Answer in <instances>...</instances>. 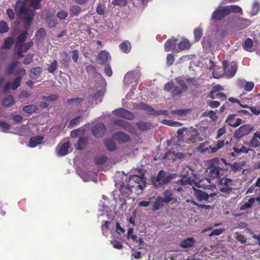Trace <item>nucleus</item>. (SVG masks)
I'll return each mask as SVG.
<instances>
[{"instance_id":"23","label":"nucleus","mask_w":260,"mask_h":260,"mask_svg":"<svg viewBox=\"0 0 260 260\" xmlns=\"http://www.w3.org/2000/svg\"><path fill=\"white\" fill-rule=\"evenodd\" d=\"M255 202V198H251L249 199L247 202L242 203L239 205V210L245 211L252 207Z\"/></svg>"},{"instance_id":"13","label":"nucleus","mask_w":260,"mask_h":260,"mask_svg":"<svg viewBox=\"0 0 260 260\" xmlns=\"http://www.w3.org/2000/svg\"><path fill=\"white\" fill-rule=\"evenodd\" d=\"M228 15L225 6L217 8L212 14V19L214 21L221 20L225 16Z\"/></svg>"},{"instance_id":"15","label":"nucleus","mask_w":260,"mask_h":260,"mask_svg":"<svg viewBox=\"0 0 260 260\" xmlns=\"http://www.w3.org/2000/svg\"><path fill=\"white\" fill-rule=\"evenodd\" d=\"M113 113L117 116L124 118L128 120H131L134 117V116L131 112L125 110L123 108L115 109L113 111Z\"/></svg>"},{"instance_id":"8","label":"nucleus","mask_w":260,"mask_h":260,"mask_svg":"<svg viewBox=\"0 0 260 260\" xmlns=\"http://www.w3.org/2000/svg\"><path fill=\"white\" fill-rule=\"evenodd\" d=\"M222 66L224 69V75L228 78H232L234 76L237 72L238 68L236 62L232 61L228 63L226 61H223L222 62Z\"/></svg>"},{"instance_id":"33","label":"nucleus","mask_w":260,"mask_h":260,"mask_svg":"<svg viewBox=\"0 0 260 260\" xmlns=\"http://www.w3.org/2000/svg\"><path fill=\"white\" fill-rule=\"evenodd\" d=\"M165 203V201H164V199L162 197L160 196H158L153 206L152 210L153 211H156L158 210L161 206L163 205V203Z\"/></svg>"},{"instance_id":"14","label":"nucleus","mask_w":260,"mask_h":260,"mask_svg":"<svg viewBox=\"0 0 260 260\" xmlns=\"http://www.w3.org/2000/svg\"><path fill=\"white\" fill-rule=\"evenodd\" d=\"M225 122L231 127H236L243 122L242 119L236 118L235 114H230L227 117Z\"/></svg>"},{"instance_id":"20","label":"nucleus","mask_w":260,"mask_h":260,"mask_svg":"<svg viewBox=\"0 0 260 260\" xmlns=\"http://www.w3.org/2000/svg\"><path fill=\"white\" fill-rule=\"evenodd\" d=\"M96 59L99 63L105 64L111 60V56L108 52L102 51L98 54Z\"/></svg>"},{"instance_id":"5","label":"nucleus","mask_w":260,"mask_h":260,"mask_svg":"<svg viewBox=\"0 0 260 260\" xmlns=\"http://www.w3.org/2000/svg\"><path fill=\"white\" fill-rule=\"evenodd\" d=\"M175 175V174H169L161 170L158 173L156 178L153 180V183L155 187H157L159 185L167 184L170 182Z\"/></svg>"},{"instance_id":"6","label":"nucleus","mask_w":260,"mask_h":260,"mask_svg":"<svg viewBox=\"0 0 260 260\" xmlns=\"http://www.w3.org/2000/svg\"><path fill=\"white\" fill-rule=\"evenodd\" d=\"M219 185V190L222 192L229 193L232 190V186L234 185L233 180L225 177L224 175L217 181Z\"/></svg>"},{"instance_id":"43","label":"nucleus","mask_w":260,"mask_h":260,"mask_svg":"<svg viewBox=\"0 0 260 260\" xmlns=\"http://www.w3.org/2000/svg\"><path fill=\"white\" fill-rule=\"evenodd\" d=\"M248 145L252 148H255L259 146L260 142L257 138H256L254 135L248 142Z\"/></svg>"},{"instance_id":"63","label":"nucleus","mask_w":260,"mask_h":260,"mask_svg":"<svg viewBox=\"0 0 260 260\" xmlns=\"http://www.w3.org/2000/svg\"><path fill=\"white\" fill-rule=\"evenodd\" d=\"M127 237L128 239H131L133 241H136L137 237L133 234V229L130 228L128 229L127 233Z\"/></svg>"},{"instance_id":"55","label":"nucleus","mask_w":260,"mask_h":260,"mask_svg":"<svg viewBox=\"0 0 260 260\" xmlns=\"http://www.w3.org/2000/svg\"><path fill=\"white\" fill-rule=\"evenodd\" d=\"M36 107L34 105L25 106L23 108V111L27 113H32L36 111Z\"/></svg>"},{"instance_id":"1","label":"nucleus","mask_w":260,"mask_h":260,"mask_svg":"<svg viewBox=\"0 0 260 260\" xmlns=\"http://www.w3.org/2000/svg\"><path fill=\"white\" fill-rule=\"evenodd\" d=\"M181 178L177 181L178 184L182 186L186 185H192L193 183L198 184V187L206 188L208 186H204L200 183L201 181L198 178L197 175L194 170L189 166H185L181 173Z\"/></svg>"},{"instance_id":"22","label":"nucleus","mask_w":260,"mask_h":260,"mask_svg":"<svg viewBox=\"0 0 260 260\" xmlns=\"http://www.w3.org/2000/svg\"><path fill=\"white\" fill-rule=\"evenodd\" d=\"M176 40L173 37L168 40L165 44V50L166 52L174 50L176 47Z\"/></svg>"},{"instance_id":"48","label":"nucleus","mask_w":260,"mask_h":260,"mask_svg":"<svg viewBox=\"0 0 260 260\" xmlns=\"http://www.w3.org/2000/svg\"><path fill=\"white\" fill-rule=\"evenodd\" d=\"M210 97L213 99H220L222 100H225L226 98V95L222 92H218L214 94V92H210Z\"/></svg>"},{"instance_id":"56","label":"nucleus","mask_w":260,"mask_h":260,"mask_svg":"<svg viewBox=\"0 0 260 260\" xmlns=\"http://www.w3.org/2000/svg\"><path fill=\"white\" fill-rule=\"evenodd\" d=\"M17 64L18 62L17 61H13L11 62L8 67L7 71V74L8 75L11 74Z\"/></svg>"},{"instance_id":"60","label":"nucleus","mask_w":260,"mask_h":260,"mask_svg":"<svg viewBox=\"0 0 260 260\" xmlns=\"http://www.w3.org/2000/svg\"><path fill=\"white\" fill-rule=\"evenodd\" d=\"M80 119V116H78L76 118L72 119L68 125V127L70 128L74 127L79 123Z\"/></svg>"},{"instance_id":"30","label":"nucleus","mask_w":260,"mask_h":260,"mask_svg":"<svg viewBox=\"0 0 260 260\" xmlns=\"http://www.w3.org/2000/svg\"><path fill=\"white\" fill-rule=\"evenodd\" d=\"M237 23L238 26L242 29L247 27L251 24V21L248 19H244L242 18H239L237 20Z\"/></svg>"},{"instance_id":"17","label":"nucleus","mask_w":260,"mask_h":260,"mask_svg":"<svg viewBox=\"0 0 260 260\" xmlns=\"http://www.w3.org/2000/svg\"><path fill=\"white\" fill-rule=\"evenodd\" d=\"M193 190L195 196L200 201L207 200L209 197H214L216 194L215 193H211L209 194L203 190L194 188Z\"/></svg>"},{"instance_id":"44","label":"nucleus","mask_w":260,"mask_h":260,"mask_svg":"<svg viewBox=\"0 0 260 260\" xmlns=\"http://www.w3.org/2000/svg\"><path fill=\"white\" fill-rule=\"evenodd\" d=\"M260 9V6L257 1H254L253 3L252 9L250 12L251 16H254L257 14Z\"/></svg>"},{"instance_id":"51","label":"nucleus","mask_w":260,"mask_h":260,"mask_svg":"<svg viewBox=\"0 0 260 260\" xmlns=\"http://www.w3.org/2000/svg\"><path fill=\"white\" fill-rule=\"evenodd\" d=\"M9 30V27L7 23L4 21H0V33L4 34L7 32Z\"/></svg>"},{"instance_id":"45","label":"nucleus","mask_w":260,"mask_h":260,"mask_svg":"<svg viewBox=\"0 0 260 260\" xmlns=\"http://www.w3.org/2000/svg\"><path fill=\"white\" fill-rule=\"evenodd\" d=\"M22 77L20 76L17 77L11 84V88L12 90H16L20 85Z\"/></svg>"},{"instance_id":"9","label":"nucleus","mask_w":260,"mask_h":260,"mask_svg":"<svg viewBox=\"0 0 260 260\" xmlns=\"http://www.w3.org/2000/svg\"><path fill=\"white\" fill-rule=\"evenodd\" d=\"M253 129V126L250 124H245L241 126L235 130L234 137L236 139H241L242 137L249 134Z\"/></svg>"},{"instance_id":"57","label":"nucleus","mask_w":260,"mask_h":260,"mask_svg":"<svg viewBox=\"0 0 260 260\" xmlns=\"http://www.w3.org/2000/svg\"><path fill=\"white\" fill-rule=\"evenodd\" d=\"M0 127L4 133H7L10 128V125L6 122L0 121Z\"/></svg>"},{"instance_id":"34","label":"nucleus","mask_w":260,"mask_h":260,"mask_svg":"<svg viewBox=\"0 0 260 260\" xmlns=\"http://www.w3.org/2000/svg\"><path fill=\"white\" fill-rule=\"evenodd\" d=\"M14 43L13 39L11 37H8L4 40L3 45L1 47L2 49H10Z\"/></svg>"},{"instance_id":"16","label":"nucleus","mask_w":260,"mask_h":260,"mask_svg":"<svg viewBox=\"0 0 260 260\" xmlns=\"http://www.w3.org/2000/svg\"><path fill=\"white\" fill-rule=\"evenodd\" d=\"M113 123L115 125L121 127L124 129L130 132L131 133H134L135 132V128L132 126L130 123L123 120H114Z\"/></svg>"},{"instance_id":"41","label":"nucleus","mask_w":260,"mask_h":260,"mask_svg":"<svg viewBox=\"0 0 260 260\" xmlns=\"http://www.w3.org/2000/svg\"><path fill=\"white\" fill-rule=\"evenodd\" d=\"M70 11L72 17L77 16L81 12V8L78 5H73L71 6Z\"/></svg>"},{"instance_id":"42","label":"nucleus","mask_w":260,"mask_h":260,"mask_svg":"<svg viewBox=\"0 0 260 260\" xmlns=\"http://www.w3.org/2000/svg\"><path fill=\"white\" fill-rule=\"evenodd\" d=\"M229 142L226 141L225 142L224 141H218L217 143L215 144V146H212V152H215L217 151L219 149L221 148L225 144H228Z\"/></svg>"},{"instance_id":"47","label":"nucleus","mask_w":260,"mask_h":260,"mask_svg":"<svg viewBox=\"0 0 260 260\" xmlns=\"http://www.w3.org/2000/svg\"><path fill=\"white\" fill-rule=\"evenodd\" d=\"M105 145L109 151H113L116 148L114 142L112 140H106L104 142Z\"/></svg>"},{"instance_id":"40","label":"nucleus","mask_w":260,"mask_h":260,"mask_svg":"<svg viewBox=\"0 0 260 260\" xmlns=\"http://www.w3.org/2000/svg\"><path fill=\"white\" fill-rule=\"evenodd\" d=\"M189 111V109H179L176 110H172L171 111L172 114H176L180 117H185L186 116L187 114Z\"/></svg>"},{"instance_id":"59","label":"nucleus","mask_w":260,"mask_h":260,"mask_svg":"<svg viewBox=\"0 0 260 260\" xmlns=\"http://www.w3.org/2000/svg\"><path fill=\"white\" fill-rule=\"evenodd\" d=\"M107 159V157L106 156H99L95 158V161L98 165H102L106 162Z\"/></svg>"},{"instance_id":"52","label":"nucleus","mask_w":260,"mask_h":260,"mask_svg":"<svg viewBox=\"0 0 260 260\" xmlns=\"http://www.w3.org/2000/svg\"><path fill=\"white\" fill-rule=\"evenodd\" d=\"M13 103V97L12 95H9L3 101V105L5 106H10Z\"/></svg>"},{"instance_id":"29","label":"nucleus","mask_w":260,"mask_h":260,"mask_svg":"<svg viewBox=\"0 0 260 260\" xmlns=\"http://www.w3.org/2000/svg\"><path fill=\"white\" fill-rule=\"evenodd\" d=\"M225 10H227L228 14L232 12L236 13H242V12L241 8L236 5L226 6Z\"/></svg>"},{"instance_id":"61","label":"nucleus","mask_w":260,"mask_h":260,"mask_svg":"<svg viewBox=\"0 0 260 260\" xmlns=\"http://www.w3.org/2000/svg\"><path fill=\"white\" fill-rule=\"evenodd\" d=\"M57 68V61L55 60H54L48 68V72L53 73L56 71Z\"/></svg>"},{"instance_id":"2","label":"nucleus","mask_w":260,"mask_h":260,"mask_svg":"<svg viewBox=\"0 0 260 260\" xmlns=\"http://www.w3.org/2000/svg\"><path fill=\"white\" fill-rule=\"evenodd\" d=\"M218 161L219 160L216 158H213L211 160L210 164L207 170L208 173V178L202 179L200 183L203 185V182L205 181L210 183L211 180L214 179H216L217 181L218 179H220L224 175L225 171L218 167L215 166Z\"/></svg>"},{"instance_id":"35","label":"nucleus","mask_w":260,"mask_h":260,"mask_svg":"<svg viewBox=\"0 0 260 260\" xmlns=\"http://www.w3.org/2000/svg\"><path fill=\"white\" fill-rule=\"evenodd\" d=\"M27 31L26 30L18 37L16 41V48L19 46V44L23 43L27 38Z\"/></svg>"},{"instance_id":"32","label":"nucleus","mask_w":260,"mask_h":260,"mask_svg":"<svg viewBox=\"0 0 260 260\" xmlns=\"http://www.w3.org/2000/svg\"><path fill=\"white\" fill-rule=\"evenodd\" d=\"M253 46V43L252 40L250 38H247L244 42L243 48L245 51L251 52V49Z\"/></svg>"},{"instance_id":"50","label":"nucleus","mask_w":260,"mask_h":260,"mask_svg":"<svg viewBox=\"0 0 260 260\" xmlns=\"http://www.w3.org/2000/svg\"><path fill=\"white\" fill-rule=\"evenodd\" d=\"M27 1L30 4V6L34 9H38L40 8L41 0H27Z\"/></svg>"},{"instance_id":"21","label":"nucleus","mask_w":260,"mask_h":260,"mask_svg":"<svg viewBox=\"0 0 260 260\" xmlns=\"http://www.w3.org/2000/svg\"><path fill=\"white\" fill-rule=\"evenodd\" d=\"M114 139L120 143H125L129 141V137L123 132H119L114 134L113 136Z\"/></svg>"},{"instance_id":"31","label":"nucleus","mask_w":260,"mask_h":260,"mask_svg":"<svg viewBox=\"0 0 260 260\" xmlns=\"http://www.w3.org/2000/svg\"><path fill=\"white\" fill-rule=\"evenodd\" d=\"M77 173L83 181L88 182L92 180V177L86 172L82 170H78Z\"/></svg>"},{"instance_id":"38","label":"nucleus","mask_w":260,"mask_h":260,"mask_svg":"<svg viewBox=\"0 0 260 260\" xmlns=\"http://www.w3.org/2000/svg\"><path fill=\"white\" fill-rule=\"evenodd\" d=\"M86 142L87 139L86 138L80 137L76 146V149L80 150L83 149L85 147Z\"/></svg>"},{"instance_id":"58","label":"nucleus","mask_w":260,"mask_h":260,"mask_svg":"<svg viewBox=\"0 0 260 260\" xmlns=\"http://www.w3.org/2000/svg\"><path fill=\"white\" fill-rule=\"evenodd\" d=\"M203 35V31L201 29L197 28L194 30V39L196 41H198Z\"/></svg>"},{"instance_id":"46","label":"nucleus","mask_w":260,"mask_h":260,"mask_svg":"<svg viewBox=\"0 0 260 260\" xmlns=\"http://www.w3.org/2000/svg\"><path fill=\"white\" fill-rule=\"evenodd\" d=\"M162 123L165 125L174 127H179L182 125V123L179 122L173 121L169 119L162 120Z\"/></svg>"},{"instance_id":"12","label":"nucleus","mask_w":260,"mask_h":260,"mask_svg":"<svg viewBox=\"0 0 260 260\" xmlns=\"http://www.w3.org/2000/svg\"><path fill=\"white\" fill-rule=\"evenodd\" d=\"M188 156V155L184 153L177 152L175 153L174 152L168 151L165 153L163 158L171 159L173 161H175L176 159H182L186 158Z\"/></svg>"},{"instance_id":"7","label":"nucleus","mask_w":260,"mask_h":260,"mask_svg":"<svg viewBox=\"0 0 260 260\" xmlns=\"http://www.w3.org/2000/svg\"><path fill=\"white\" fill-rule=\"evenodd\" d=\"M133 183H136V187H138L140 189L142 190L146 186V179L143 175H141L140 176L136 175L130 176L129 178V184H128V187H134L135 186L133 185Z\"/></svg>"},{"instance_id":"53","label":"nucleus","mask_w":260,"mask_h":260,"mask_svg":"<svg viewBox=\"0 0 260 260\" xmlns=\"http://www.w3.org/2000/svg\"><path fill=\"white\" fill-rule=\"evenodd\" d=\"M172 192L170 190H166L164 192V201L165 203H168L172 200Z\"/></svg>"},{"instance_id":"25","label":"nucleus","mask_w":260,"mask_h":260,"mask_svg":"<svg viewBox=\"0 0 260 260\" xmlns=\"http://www.w3.org/2000/svg\"><path fill=\"white\" fill-rule=\"evenodd\" d=\"M44 137L41 136L34 137L30 138L29 142V146L33 148L42 143Z\"/></svg>"},{"instance_id":"64","label":"nucleus","mask_w":260,"mask_h":260,"mask_svg":"<svg viewBox=\"0 0 260 260\" xmlns=\"http://www.w3.org/2000/svg\"><path fill=\"white\" fill-rule=\"evenodd\" d=\"M245 84H246L245 85L244 89L246 91H250L253 89L254 86V83L253 82L247 81L246 83Z\"/></svg>"},{"instance_id":"3","label":"nucleus","mask_w":260,"mask_h":260,"mask_svg":"<svg viewBox=\"0 0 260 260\" xmlns=\"http://www.w3.org/2000/svg\"><path fill=\"white\" fill-rule=\"evenodd\" d=\"M15 10L19 14L23 15L25 29L27 30L30 26L35 16L34 10L26 11L22 2L18 1L15 4Z\"/></svg>"},{"instance_id":"19","label":"nucleus","mask_w":260,"mask_h":260,"mask_svg":"<svg viewBox=\"0 0 260 260\" xmlns=\"http://www.w3.org/2000/svg\"><path fill=\"white\" fill-rule=\"evenodd\" d=\"M105 126L102 123H98L95 124L92 129L93 135L96 137H102L105 133Z\"/></svg>"},{"instance_id":"18","label":"nucleus","mask_w":260,"mask_h":260,"mask_svg":"<svg viewBox=\"0 0 260 260\" xmlns=\"http://www.w3.org/2000/svg\"><path fill=\"white\" fill-rule=\"evenodd\" d=\"M33 42L29 41L27 43L19 44V46L16 48L17 50V55L19 57H22L23 56V53L26 52L29 49L33 46Z\"/></svg>"},{"instance_id":"4","label":"nucleus","mask_w":260,"mask_h":260,"mask_svg":"<svg viewBox=\"0 0 260 260\" xmlns=\"http://www.w3.org/2000/svg\"><path fill=\"white\" fill-rule=\"evenodd\" d=\"M177 134L179 138H181L184 136L188 143H194L197 141L198 131L197 129H193L192 127L179 129L177 131Z\"/></svg>"},{"instance_id":"62","label":"nucleus","mask_w":260,"mask_h":260,"mask_svg":"<svg viewBox=\"0 0 260 260\" xmlns=\"http://www.w3.org/2000/svg\"><path fill=\"white\" fill-rule=\"evenodd\" d=\"M202 45L203 48H207L212 46V42L210 39L204 38L202 40Z\"/></svg>"},{"instance_id":"10","label":"nucleus","mask_w":260,"mask_h":260,"mask_svg":"<svg viewBox=\"0 0 260 260\" xmlns=\"http://www.w3.org/2000/svg\"><path fill=\"white\" fill-rule=\"evenodd\" d=\"M141 74L139 70L127 73L124 76L123 80L124 83L127 86H129L130 84L133 82L137 84L138 83V80Z\"/></svg>"},{"instance_id":"28","label":"nucleus","mask_w":260,"mask_h":260,"mask_svg":"<svg viewBox=\"0 0 260 260\" xmlns=\"http://www.w3.org/2000/svg\"><path fill=\"white\" fill-rule=\"evenodd\" d=\"M233 150L234 152L237 154L238 153H245L247 154L249 152V151H251L252 150L249 148H247L246 147L243 145H238L237 146H235L233 148Z\"/></svg>"},{"instance_id":"54","label":"nucleus","mask_w":260,"mask_h":260,"mask_svg":"<svg viewBox=\"0 0 260 260\" xmlns=\"http://www.w3.org/2000/svg\"><path fill=\"white\" fill-rule=\"evenodd\" d=\"M185 90H186L183 89L182 88H181L180 86L178 87L177 86H174L173 90L172 91V93L173 96L179 95Z\"/></svg>"},{"instance_id":"27","label":"nucleus","mask_w":260,"mask_h":260,"mask_svg":"<svg viewBox=\"0 0 260 260\" xmlns=\"http://www.w3.org/2000/svg\"><path fill=\"white\" fill-rule=\"evenodd\" d=\"M194 243V240L193 238H187V239L182 241L180 244L181 247L189 248L191 247Z\"/></svg>"},{"instance_id":"26","label":"nucleus","mask_w":260,"mask_h":260,"mask_svg":"<svg viewBox=\"0 0 260 260\" xmlns=\"http://www.w3.org/2000/svg\"><path fill=\"white\" fill-rule=\"evenodd\" d=\"M190 47L189 41L186 39H183L178 44V49L180 51L189 49Z\"/></svg>"},{"instance_id":"11","label":"nucleus","mask_w":260,"mask_h":260,"mask_svg":"<svg viewBox=\"0 0 260 260\" xmlns=\"http://www.w3.org/2000/svg\"><path fill=\"white\" fill-rule=\"evenodd\" d=\"M70 144L68 141L63 140L61 142L56 148V153L58 156H63L69 152Z\"/></svg>"},{"instance_id":"36","label":"nucleus","mask_w":260,"mask_h":260,"mask_svg":"<svg viewBox=\"0 0 260 260\" xmlns=\"http://www.w3.org/2000/svg\"><path fill=\"white\" fill-rule=\"evenodd\" d=\"M103 201H101L100 203V206H102L103 208V213L101 214V215H103L105 214H108V211L107 210L108 207V198L106 196H103Z\"/></svg>"},{"instance_id":"49","label":"nucleus","mask_w":260,"mask_h":260,"mask_svg":"<svg viewBox=\"0 0 260 260\" xmlns=\"http://www.w3.org/2000/svg\"><path fill=\"white\" fill-rule=\"evenodd\" d=\"M104 94V89H101L98 90L94 94L93 98L94 100L96 101H99V102H101V98L103 96Z\"/></svg>"},{"instance_id":"39","label":"nucleus","mask_w":260,"mask_h":260,"mask_svg":"<svg viewBox=\"0 0 260 260\" xmlns=\"http://www.w3.org/2000/svg\"><path fill=\"white\" fill-rule=\"evenodd\" d=\"M119 47L124 53L129 52L131 49V44L128 41H124L121 43L119 45Z\"/></svg>"},{"instance_id":"37","label":"nucleus","mask_w":260,"mask_h":260,"mask_svg":"<svg viewBox=\"0 0 260 260\" xmlns=\"http://www.w3.org/2000/svg\"><path fill=\"white\" fill-rule=\"evenodd\" d=\"M137 127L142 131H146L151 128L152 125L149 122L140 121L137 123Z\"/></svg>"},{"instance_id":"24","label":"nucleus","mask_w":260,"mask_h":260,"mask_svg":"<svg viewBox=\"0 0 260 260\" xmlns=\"http://www.w3.org/2000/svg\"><path fill=\"white\" fill-rule=\"evenodd\" d=\"M212 146L209 145L208 142H205L201 143L197 148L198 151L201 153H212Z\"/></svg>"}]
</instances>
